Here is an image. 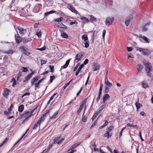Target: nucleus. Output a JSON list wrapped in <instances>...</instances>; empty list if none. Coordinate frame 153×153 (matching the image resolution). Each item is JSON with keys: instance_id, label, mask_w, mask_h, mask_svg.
Instances as JSON below:
<instances>
[{"instance_id": "1", "label": "nucleus", "mask_w": 153, "mask_h": 153, "mask_svg": "<svg viewBox=\"0 0 153 153\" xmlns=\"http://www.w3.org/2000/svg\"><path fill=\"white\" fill-rule=\"evenodd\" d=\"M35 110V109H34L32 112L30 113V111H25V113L22 114H21L20 115V119L22 118H25V120H26L29 117L31 114H32L33 112Z\"/></svg>"}, {"instance_id": "2", "label": "nucleus", "mask_w": 153, "mask_h": 153, "mask_svg": "<svg viewBox=\"0 0 153 153\" xmlns=\"http://www.w3.org/2000/svg\"><path fill=\"white\" fill-rule=\"evenodd\" d=\"M143 62L145 66L146 70L147 72H150L152 71V66L149 62H147L146 63H144V61Z\"/></svg>"}, {"instance_id": "3", "label": "nucleus", "mask_w": 153, "mask_h": 153, "mask_svg": "<svg viewBox=\"0 0 153 153\" xmlns=\"http://www.w3.org/2000/svg\"><path fill=\"white\" fill-rule=\"evenodd\" d=\"M138 50L140 52H142V54L143 55L147 56L151 53L150 51L146 49L139 48H138Z\"/></svg>"}, {"instance_id": "4", "label": "nucleus", "mask_w": 153, "mask_h": 153, "mask_svg": "<svg viewBox=\"0 0 153 153\" xmlns=\"http://www.w3.org/2000/svg\"><path fill=\"white\" fill-rule=\"evenodd\" d=\"M44 120V117H42L34 125V126L33 127V130H36L39 127H40V123L42 121Z\"/></svg>"}, {"instance_id": "5", "label": "nucleus", "mask_w": 153, "mask_h": 153, "mask_svg": "<svg viewBox=\"0 0 153 153\" xmlns=\"http://www.w3.org/2000/svg\"><path fill=\"white\" fill-rule=\"evenodd\" d=\"M60 137H58L54 139V143H57L58 145L61 144L64 140L63 138H62L60 140Z\"/></svg>"}, {"instance_id": "6", "label": "nucleus", "mask_w": 153, "mask_h": 153, "mask_svg": "<svg viewBox=\"0 0 153 153\" xmlns=\"http://www.w3.org/2000/svg\"><path fill=\"white\" fill-rule=\"evenodd\" d=\"M114 19L113 17L107 18L105 20V24L106 25H111Z\"/></svg>"}, {"instance_id": "7", "label": "nucleus", "mask_w": 153, "mask_h": 153, "mask_svg": "<svg viewBox=\"0 0 153 153\" xmlns=\"http://www.w3.org/2000/svg\"><path fill=\"white\" fill-rule=\"evenodd\" d=\"M42 9V6L40 4L36 5L34 9V11L35 13H38Z\"/></svg>"}, {"instance_id": "8", "label": "nucleus", "mask_w": 153, "mask_h": 153, "mask_svg": "<svg viewBox=\"0 0 153 153\" xmlns=\"http://www.w3.org/2000/svg\"><path fill=\"white\" fill-rule=\"evenodd\" d=\"M100 67V65L97 63H93L92 69L93 71L99 70Z\"/></svg>"}, {"instance_id": "9", "label": "nucleus", "mask_w": 153, "mask_h": 153, "mask_svg": "<svg viewBox=\"0 0 153 153\" xmlns=\"http://www.w3.org/2000/svg\"><path fill=\"white\" fill-rule=\"evenodd\" d=\"M107 73L108 72H107V73H106V76L105 79V84L106 85V86L110 87L112 85V84L110 83L108 79V77L107 76Z\"/></svg>"}, {"instance_id": "10", "label": "nucleus", "mask_w": 153, "mask_h": 153, "mask_svg": "<svg viewBox=\"0 0 153 153\" xmlns=\"http://www.w3.org/2000/svg\"><path fill=\"white\" fill-rule=\"evenodd\" d=\"M86 102V101L85 100H84L82 102V104L80 106L79 109L78 110L77 113V114H79L81 112L82 109L84 104H85Z\"/></svg>"}, {"instance_id": "11", "label": "nucleus", "mask_w": 153, "mask_h": 153, "mask_svg": "<svg viewBox=\"0 0 153 153\" xmlns=\"http://www.w3.org/2000/svg\"><path fill=\"white\" fill-rule=\"evenodd\" d=\"M14 28L16 29V30L17 31V29H18L19 31V33L21 34H23L24 33V31L25 30H24L22 27L18 26H14Z\"/></svg>"}, {"instance_id": "12", "label": "nucleus", "mask_w": 153, "mask_h": 153, "mask_svg": "<svg viewBox=\"0 0 153 153\" xmlns=\"http://www.w3.org/2000/svg\"><path fill=\"white\" fill-rule=\"evenodd\" d=\"M68 8L72 12L75 13L76 14L78 13V11L76 10L75 8H74L71 5H68Z\"/></svg>"}, {"instance_id": "13", "label": "nucleus", "mask_w": 153, "mask_h": 153, "mask_svg": "<svg viewBox=\"0 0 153 153\" xmlns=\"http://www.w3.org/2000/svg\"><path fill=\"white\" fill-rule=\"evenodd\" d=\"M15 51L11 49H9L6 51H3V53L5 54H7L10 55L13 54Z\"/></svg>"}, {"instance_id": "14", "label": "nucleus", "mask_w": 153, "mask_h": 153, "mask_svg": "<svg viewBox=\"0 0 153 153\" xmlns=\"http://www.w3.org/2000/svg\"><path fill=\"white\" fill-rule=\"evenodd\" d=\"M110 97L108 94H105L103 97V103H104Z\"/></svg>"}, {"instance_id": "15", "label": "nucleus", "mask_w": 153, "mask_h": 153, "mask_svg": "<svg viewBox=\"0 0 153 153\" xmlns=\"http://www.w3.org/2000/svg\"><path fill=\"white\" fill-rule=\"evenodd\" d=\"M114 126H111L106 129V132H108L110 134H112L111 132L112 130L114 129Z\"/></svg>"}, {"instance_id": "16", "label": "nucleus", "mask_w": 153, "mask_h": 153, "mask_svg": "<svg viewBox=\"0 0 153 153\" xmlns=\"http://www.w3.org/2000/svg\"><path fill=\"white\" fill-rule=\"evenodd\" d=\"M61 36L62 38L67 39L68 38V36L64 31H61Z\"/></svg>"}, {"instance_id": "17", "label": "nucleus", "mask_w": 153, "mask_h": 153, "mask_svg": "<svg viewBox=\"0 0 153 153\" xmlns=\"http://www.w3.org/2000/svg\"><path fill=\"white\" fill-rule=\"evenodd\" d=\"M82 56V55L80 53H79L77 54L75 57V58L76 60H77L78 61H79Z\"/></svg>"}, {"instance_id": "18", "label": "nucleus", "mask_w": 153, "mask_h": 153, "mask_svg": "<svg viewBox=\"0 0 153 153\" xmlns=\"http://www.w3.org/2000/svg\"><path fill=\"white\" fill-rule=\"evenodd\" d=\"M82 39L84 42H86L88 41V39L87 35L86 34H84L83 35L82 37Z\"/></svg>"}, {"instance_id": "19", "label": "nucleus", "mask_w": 153, "mask_h": 153, "mask_svg": "<svg viewBox=\"0 0 153 153\" xmlns=\"http://www.w3.org/2000/svg\"><path fill=\"white\" fill-rule=\"evenodd\" d=\"M106 133L104 134V137L107 138L108 139L110 138L112 135V134H110L108 132H106Z\"/></svg>"}, {"instance_id": "20", "label": "nucleus", "mask_w": 153, "mask_h": 153, "mask_svg": "<svg viewBox=\"0 0 153 153\" xmlns=\"http://www.w3.org/2000/svg\"><path fill=\"white\" fill-rule=\"evenodd\" d=\"M59 113V111H56L55 113L51 117V119H55L57 117L58 114Z\"/></svg>"}, {"instance_id": "21", "label": "nucleus", "mask_w": 153, "mask_h": 153, "mask_svg": "<svg viewBox=\"0 0 153 153\" xmlns=\"http://www.w3.org/2000/svg\"><path fill=\"white\" fill-rule=\"evenodd\" d=\"M90 21L91 22H96L97 21V19L94 16L92 15L90 16Z\"/></svg>"}, {"instance_id": "22", "label": "nucleus", "mask_w": 153, "mask_h": 153, "mask_svg": "<svg viewBox=\"0 0 153 153\" xmlns=\"http://www.w3.org/2000/svg\"><path fill=\"white\" fill-rule=\"evenodd\" d=\"M45 78H42L40 80H39L38 82L35 84V87L36 88H37L39 87V85L44 80Z\"/></svg>"}, {"instance_id": "23", "label": "nucleus", "mask_w": 153, "mask_h": 153, "mask_svg": "<svg viewBox=\"0 0 153 153\" xmlns=\"http://www.w3.org/2000/svg\"><path fill=\"white\" fill-rule=\"evenodd\" d=\"M79 144L77 143H76L74 145H73L70 148V149H68V151H69L72 149H74L76 147L78 146L79 145Z\"/></svg>"}, {"instance_id": "24", "label": "nucleus", "mask_w": 153, "mask_h": 153, "mask_svg": "<svg viewBox=\"0 0 153 153\" xmlns=\"http://www.w3.org/2000/svg\"><path fill=\"white\" fill-rule=\"evenodd\" d=\"M22 48V50L23 51L24 53L25 54L27 55V56H29L30 54V53L28 51H27L23 47Z\"/></svg>"}, {"instance_id": "25", "label": "nucleus", "mask_w": 153, "mask_h": 153, "mask_svg": "<svg viewBox=\"0 0 153 153\" xmlns=\"http://www.w3.org/2000/svg\"><path fill=\"white\" fill-rule=\"evenodd\" d=\"M15 39L16 40V42L18 43L19 44L20 42L22 41L21 38L19 36H17L16 37V35H15Z\"/></svg>"}, {"instance_id": "26", "label": "nucleus", "mask_w": 153, "mask_h": 153, "mask_svg": "<svg viewBox=\"0 0 153 153\" xmlns=\"http://www.w3.org/2000/svg\"><path fill=\"white\" fill-rule=\"evenodd\" d=\"M70 59H69L67 60L65 64V65L63 66V68H66L69 64Z\"/></svg>"}, {"instance_id": "27", "label": "nucleus", "mask_w": 153, "mask_h": 153, "mask_svg": "<svg viewBox=\"0 0 153 153\" xmlns=\"http://www.w3.org/2000/svg\"><path fill=\"white\" fill-rule=\"evenodd\" d=\"M24 109V105H22L19 107L18 110L20 112H22Z\"/></svg>"}, {"instance_id": "28", "label": "nucleus", "mask_w": 153, "mask_h": 153, "mask_svg": "<svg viewBox=\"0 0 153 153\" xmlns=\"http://www.w3.org/2000/svg\"><path fill=\"white\" fill-rule=\"evenodd\" d=\"M149 25V24L147 23L146 24L143 28V31H146L148 29L147 26H148Z\"/></svg>"}, {"instance_id": "29", "label": "nucleus", "mask_w": 153, "mask_h": 153, "mask_svg": "<svg viewBox=\"0 0 153 153\" xmlns=\"http://www.w3.org/2000/svg\"><path fill=\"white\" fill-rule=\"evenodd\" d=\"M137 70L138 71H141L142 70L143 67V66L141 65L140 64H138L137 65Z\"/></svg>"}, {"instance_id": "30", "label": "nucleus", "mask_w": 153, "mask_h": 153, "mask_svg": "<svg viewBox=\"0 0 153 153\" xmlns=\"http://www.w3.org/2000/svg\"><path fill=\"white\" fill-rule=\"evenodd\" d=\"M141 83L142 87L144 88H146L148 86L147 84L145 82H142Z\"/></svg>"}, {"instance_id": "31", "label": "nucleus", "mask_w": 153, "mask_h": 153, "mask_svg": "<svg viewBox=\"0 0 153 153\" xmlns=\"http://www.w3.org/2000/svg\"><path fill=\"white\" fill-rule=\"evenodd\" d=\"M135 105L136 106L137 109L140 108L142 107V106L141 104L138 102H136L135 103Z\"/></svg>"}, {"instance_id": "32", "label": "nucleus", "mask_w": 153, "mask_h": 153, "mask_svg": "<svg viewBox=\"0 0 153 153\" xmlns=\"http://www.w3.org/2000/svg\"><path fill=\"white\" fill-rule=\"evenodd\" d=\"M55 12H56V11H53V10H51V11H50L49 12H46V13H45V16H48V15L50 14H52V13H54Z\"/></svg>"}, {"instance_id": "33", "label": "nucleus", "mask_w": 153, "mask_h": 153, "mask_svg": "<svg viewBox=\"0 0 153 153\" xmlns=\"http://www.w3.org/2000/svg\"><path fill=\"white\" fill-rule=\"evenodd\" d=\"M106 107V105H103L101 106L100 108V109L99 111V113H100L102 110L104 108Z\"/></svg>"}, {"instance_id": "34", "label": "nucleus", "mask_w": 153, "mask_h": 153, "mask_svg": "<svg viewBox=\"0 0 153 153\" xmlns=\"http://www.w3.org/2000/svg\"><path fill=\"white\" fill-rule=\"evenodd\" d=\"M99 113V111L98 112H96L93 116L92 118V120H93L98 115Z\"/></svg>"}, {"instance_id": "35", "label": "nucleus", "mask_w": 153, "mask_h": 153, "mask_svg": "<svg viewBox=\"0 0 153 153\" xmlns=\"http://www.w3.org/2000/svg\"><path fill=\"white\" fill-rule=\"evenodd\" d=\"M142 39L146 41L147 43H149V39L145 36H143L142 37Z\"/></svg>"}, {"instance_id": "36", "label": "nucleus", "mask_w": 153, "mask_h": 153, "mask_svg": "<svg viewBox=\"0 0 153 153\" xmlns=\"http://www.w3.org/2000/svg\"><path fill=\"white\" fill-rule=\"evenodd\" d=\"M87 120V117H86L85 115H82V121L83 122H86Z\"/></svg>"}, {"instance_id": "37", "label": "nucleus", "mask_w": 153, "mask_h": 153, "mask_svg": "<svg viewBox=\"0 0 153 153\" xmlns=\"http://www.w3.org/2000/svg\"><path fill=\"white\" fill-rule=\"evenodd\" d=\"M50 72L52 73L54 72V66L52 65H50L49 66Z\"/></svg>"}, {"instance_id": "38", "label": "nucleus", "mask_w": 153, "mask_h": 153, "mask_svg": "<svg viewBox=\"0 0 153 153\" xmlns=\"http://www.w3.org/2000/svg\"><path fill=\"white\" fill-rule=\"evenodd\" d=\"M32 76H31V74H29L25 78V80L24 81V82H25L26 81L29 80L31 77Z\"/></svg>"}, {"instance_id": "39", "label": "nucleus", "mask_w": 153, "mask_h": 153, "mask_svg": "<svg viewBox=\"0 0 153 153\" xmlns=\"http://www.w3.org/2000/svg\"><path fill=\"white\" fill-rule=\"evenodd\" d=\"M62 19H63V18L62 17H60L59 18H57V19H56L55 20V21L58 22H60L62 21Z\"/></svg>"}, {"instance_id": "40", "label": "nucleus", "mask_w": 153, "mask_h": 153, "mask_svg": "<svg viewBox=\"0 0 153 153\" xmlns=\"http://www.w3.org/2000/svg\"><path fill=\"white\" fill-rule=\"evenodd\" d=\"M22 72H27V71L28 70L27 68L23 67L22 69Z\"/></svg>"}, {"instance_id": "41", "label": "nucleus", "mask_w": 153, "mask_h": 153, "mask_svg": "<svg viewBox=\"0 0 153 153\" xmlns=\"http://www.w3.org/2000/svg\"><path fill=\"white\" fill-rule=\"evenodd\" d=\"M8 93V90H5L4 91L3 94V95L4 97H6V96H7V95Z\"/></svg>"}, {"instance_id": "42", "label": "nucleus", "mask_w": 153, "mask_h": 153, "mask_svg": "<svg viewBox=\"0 0 153 153\" xmlns=\"http://www.w3.org/2000/svg\"><path fill=\"white\" fill-rule=\"evenodd\" d=\"M130 19H127L125 22V25L127 26H128L130 23Z\"/></svg>"}, {"instance_id": "43", "label": "nucleus", "mask_w": 153, "mask_h": 153, "mask_svg": "<svg viewBox=\"0 0 153 153\" xmlns=\"http://www.w3.org/2000/svg\"><path fill=\"white\" fill-rule=\"evenodd\" d=\"M29 41V40L27 39L24 38L22 39V42L24 43H26L28 42Z\"/></svg>"}, {"instance_id": "44", "label": "nucleus", "mask_w": 153, "mask_h": 153, "mask_svg": "<svg viewBox=\"0 0 153 153\" xmlns=\"http://www.w3.org/2000/svg\"><path fill=\"white\" fill-rule=\"evenodd\" d=\"M109 87L105 86V92L106 93H108L109 91Z\"/></svg>"}, {"instance_id": "45", "label": "nucleus", "mask_w": 153, "mask_h": 153, "mask_svg": "<svg viewBox=\"0 0 153 153\" xmlns=\"http://www.w3.org/2000/svg\"><path fill=\"white\" fill-rule=\"evenodd\" d=\"M85 42V47L86 48H87L89 46V44H88V41H87L86 42Z\"/></svg>"}, {"instance_id": "46", "label": "nucleus", "mask_w": 153, "mask_h": 153, "mask_svg": "<svg viewBox=\"0 0 153 153\" xmlns=\"http://www.w3.org/2000/svg\"><path fill=\"white\" fill-rule=\"evenodd\" d=\"M55 78V77L53 75V76H50V82H52L53 80Z\"/></svg>"}, {"instance_id": "47", "label": "nucleus", "mask_w": 153, "mask_h": 153, "mask_svg": "<svg viewBox=\"0 0 153 153\" xmlns=\"http://www.w3.org/2000/svg\"><path fill=\"white\" fill-rule=\"evenodd\" d=\"M29 129V128H28V129H27L26 131V132H25V134L23 135V136L21 137V138L19 140H18L17 142L16 143V144H17V143H18L19 141L23 137H24L25 135V134L27 133V131H28Z\"/></svg>"}, {"instance_id": "48", "label": "nucleus", "mask_w": 153, "mask_h": 153, "mask_svg": "<svg viewBox=\"0 0 153 153\" xmlns=\"http://www.w3.org/2000/svg\"><path fill=\"white\" fill-rule=\"evenodd\" d=\"M97 122V120H96L92 124L90 127V128H93L96 124Z\"/></svg>"}, {"instance_id": "49", "label": "nucleus", "mask_w": 153, "mask_h": 153, "mask_svg": "<svg viewBox=\"0 0 153 153\" xmlns=\"http://www.w3.org/2000/svg\"><path fill=\"white\" fill-rule=\"evenodd\" d=\"M88 59H86L84 61L83 63L82 64H83V65H85L87 64L88 63Z\"/></svg>"}, {"instance_id": "50", "label": "nucleus", "mask_w": 153, "mask_h": 153, "mask_svg": "<svg viewBox=\"0 0 153 153\" xmlns=\"http://www.w3.org/2000/svg\"><path fill=\"white\" fill-rule=\"evenodd\" d=\"M127 50L128 52H130L132 50V48L131 47H127Z\"/></svg>"}, {"instance_id": "51", "label": "nucleus", "mask_w": 153, "mask_h": 153, "mask_svg": "<svg viewBox=\"0 0 153 153\" xmlns=\"http://www.w3.org/2000/svg\"><path fill=\"white\" fill-rule=\"evenodd\" d=\"M40 78V76H38L36 77H35L33 78V79L36 82Z\"/></svg>"}, {"instance_id": "52", "label": "nucleus", "mask_w": 153, "mask_h": 153, "mask_svg": "<svg viewBox=\"0 0 153 153\" xmlns=\"http://www.w3.org/2000/svg\"><path fill=\"white\" fill-rule=\"evenodd\" d=\"M13 107V104H11L10 105V107L8 108V110L9 111H11V109Z\"/></svg>"}, {"instance_id": "53", "label": "nucleus", "mask_w": 153, "mask_h": 153, "mask_svg": "<svg viewBox=\"0 0 153 153\" xmlns=\"http://www.w3.org/2000/svg\"><path fill=\"white\" fill-rule=\"evenodd\" d=\"M105 33H106V31L105 30H103V31L102 36V37H103V39H104Z\"/></svg>"}, {"instance_id": "54", "label": "nucleus", "mask_w": 153, "mask_h": 153, "mask_svg": "<svg viewBox=\"0 0 153 153\" xmlns=\"http://www.w3.org/2000/svg\"><path fill=\"white\" fill-rule=\"evenodd\" d=\"M49 151V149H45L43 150L41 153H48V152Z\"/></svg>"}, {"instance_id": "55", "label": "nucleus", "mask_w": 153, "mask_h": 153, "mask_svg": "<svg viewBox=\"0 0 153 153\" xmlns=\"http://www.w3.org/2000/svg\"><path fill=\"white\" fill-rule=\"evenodd\" d=\"M36 35L38 36L39 38H40L41 37V33L40 32L36 33Z\"/></svg>"}, {"instance_id": "56", "label": "nucleus", "mask_w": 153, "mask_h": 153, "mask_svg": "<svg viewBox=\"0 0 153 153\" xmlns=\"http://www.w3.org/2000/svg\"><path fill=\"white\" fill-rule=\"evenodd\" d=\"M84 66L82 64L79 66V68H78V69L80 71L81 70L82 68H83L84 67Z\"/></svg>"}, {"instance_id": "57", "label": "nucleus", "mask_w": 153, "mask_h": 153, "mask_svg": "<svg viewBox=\"0 0 153 153\" xmlns=\"http://www.w3.org/2000/svg\"><path fill=\"white\" fill-rule=\"evenodd\" d=\"M57 93H54L50 98V101H51L53 98L54 97L56 94Z\"/></svg>"}, {"instance_id": "58", "label": "nucleus", "mask_w": 153, "mask_h": 153, "mask_svg": "<svg viewBox=\"0 0 153 153\" xmlns=\"http://www.w3.org/2000/svg\"><path fill=\"white\" fill-rule=\"evenodd\" d=\"M10 111H4V114L6 115H9L10 114Z\"/></svg>"}, {"instance_id": "59", "label": "nucleus", "mask_w": 153, "mask_h": 153, "mask_svg": "<svg viewBox=\"0 0 153 153\" xmlns=\"http://www.w3.org/2000/svg\"><path fill=\"white\" fill-rule=\"evenodd\" d=\"M45 47H44L41 48H38L37 49L41 51H42L45 50Z\"/></svg>"}, {"instance_id": "60", "label": "nucleus", "mask_w": 153, "mask_h": 153, "mask_svg": "<svg viewBox=\"0 0 153 153\" xmlns=\"http://www.w3.org/2000/svg\"><path fill=\"white\" fill-rule=\"evenodd\" d=\"M30 93H29L26 92L22 96V97H24L25 96H26V95L29 96V95H30Z\"/></svg>"}, {"instance_id": "61", "label": "nucleus", "mask_w": 153, "mask_h": 153, "mask_svg": "<svg viewBox=\"0 0 153 153\" xmlns=\"http://www.w3.org/2000/svg\"><path fill=\"white\" fill-rule=\"evenodd\" d=\"M49 112L48 111H46V112L45 113V114H43V116L44 117V118L45 119V117H46V115L47 114H49Z\"/></svg>"}, {"instance_id": "62", "label": "nucleus", "mask_w": 153, "mask_h": 153, "mask_svg": "<svg viewBox=\"0 0 153 153\" xmlns=\"http://www.w3.org/2000/svg\"><path fill=\"white\" fill-rule=\"evenodd\" d=\"M61 25V27H60L61 28H63L64 29L67 28V27L63 24H62V25Z\"/></svg>"}, {"instance_id": "63", "label": "nucleus", "mask_w": 153, "mask_h": 153, "mask_svg": "<svg viewBox=\"0 0 153 153\" xmlns=\"http://www.w3.org/2000/svg\"><path fill=\"white\" fill-rule=\"evenodd\" d=\"M36 81L33 78L31 81V84L32 85H34V83Z\"/></svg>"}, {"instance_id": "64", "label": "nucleus", "mask_w": 153, "mask_h": 153, "mask_svg": "<svg viewBox=\"0 0 153 153\" xmlns=\"http://www.w3.org/2000/svg\"><path fill=\"white\" fill-rule=\"evenodd\" d=\"M76 152V150L73 149L70 152H68V153H73Z\"/></svg>"}]
</instances>
